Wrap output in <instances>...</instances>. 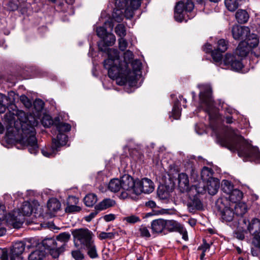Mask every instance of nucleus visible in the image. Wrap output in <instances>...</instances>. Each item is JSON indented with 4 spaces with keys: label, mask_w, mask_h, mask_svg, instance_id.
I'll list each match as a JSON object with an SVG mask.
<instances>
[{
    "label": "nucleus",
    "mask_w": 260,
    "mask_h": 260,
    "mask_svg": "<svg viewBox=\"0 0 260 260\" xmlns=\"http://www.w3.org/2000/svg\"><path fill=\"white\" fill-rule=\"evenodd\" d=\"M6 127L8 133H14V129L19 132L18 123L22 131V142L28 148V151L36 154L39 151V146L36 137L35 127L38 121L31 114H28L20 110L14 113H7L4 117Z\"/></svg>",
    "instance_id": "1"
},
{
    "label": "nucleus",
    "mask_w": 260,
    "mask_h": 260,
    "mask_svg": "<svg viewBox=\"0 0 260 260\" xmlns=\"http://www.w3.org/2000/svg\"><path fill=\"white\" fill-rule=\"evenodd\" d=\"M108 58L104 60L103 65L108 70L109 77L112 79H116L117 83L120 85H124L128 82L133 85L137 82V76L140 75L141 69V62L140 60L136 59L131 63L133 70L126 67V71L124 68L119 69L117 65L119 62V52L116 49L110 48L107 50Z\"/></svg>",
    "instance_id": "2"
},
{
    "label": "nucleus",
    "mask_w": 260,
    "mask_h": 260,
    "mask_svg": "<svg viewBox=\"0 0 260 260\" xmlns=\"http://www.w3.org/2000/svg\"><path fill=\"white\" fill-rule=\"evenodd\" d=\"M217 141L222 146L232 151L238 152L240 157L250 160H256L260 162V152L258 148L253 147L243 137L239 135L237 131L232 130L224 137L218 136Z\"/></svg>",
    "instance_id": "3"
},
{
    "label": "nucleus",
    "mask_w": 260,
    "mask_h": 260,
    "mask_svg": "<svg viewBox=\"0 0 260 260\" xmlns=\"http://www.w3.org/2000/svg\"><path fill=\"white\" fill-rule=\"evenodd\" d=\"M143 0H115V8L112 14L113 19L120 22L123 15L127 19L133 17L134 11L141 6Z\"/></svg>",
    "instance_id": "4"
},
{
    "label": "nucleus",
    "mask_w": 260,
    "mask_h": 260,
    "mask_svg": "<svg viewBox=\"0 0 260 260\" xmlns=\"http://www.w3.org/2000/svg\"><path fill=\"white\" fill-rule=\"evenodd\" d=\"M200 89V99L201 103L206 106L205 110L209 115L210 120L218 119V112L215 109L212 98L211 87L209 85H199Z\"/></svg>",
    "instance_id": "5"
},
{
    "label": "nucleus",
    "mask_w": 260,
    "mask_h": 260,
    "mask_svg": "<svg viewBox=\"0 0 260 260\" xmlns=\"http://www.w3.org/2000/svg\"><path fill=\"white\" fill-rule=\"evenodd\" d=\"M194 8V4L191 0H185L179 1L175 6L174 11V18L177 21L182 22L183 20L186 22L195 16V13L192 11Z\"/></svg>",
    "instance_id": "6"
},
{
    "label": "nucleus",
    "mask_w": 260,
    "mask_h": 260,
    "mask_svg": "<svg viewBox=\"0 0 260 260\" xmlns=\"http://www.w3.org/2000/svg\"><path fill=\"white\" fill-rule=\"evenodd\" d=\"M18 214V212L14 211L7 215L5 205L0 204V226L7 224L14 228H20L23 223V219Z\"/></svg>",
    "instance_id": "7"
},
{
    "label": "nucleus",
    "mask_w": 260,
    "mask_h": 260,
    "mask_svg": "<svg viewBox=\"0 0 260 260\" xmlns=\"http://www.w3.org/2000/svg\"><path fill=\"white\" fill-rule=\"evenodd\" d=\"M234 205L228 201L227 198L222 197L218 199L216 202V208L222 220L231 221L235 214L233 211Z\"/></svg>",
    "instance_id": "8"
},
{
    "label": "nucleus",
    "mask_w": 260,
    "mask_h": 260,
    "mask_svg": "<svg viewBox=\"0 0 260 260\" xmlns=\"http://www.w3.org/2000/svg\"><path fill=\"white\" fill-rule=\"evenodd\" d=\"M72 234L75 244L80 245L81 247L85 248L93 242L92 233L87 229L75 230Z\"/></svg>",
    "instance_id": "9"
},
{
    "label": "nucleus",
    "mask_w": 260,
    "mask_h": 260,
    "mask_svg": "<svg viewBox=\"0 0 260 260\" xmlns=\"http://www.w3.org/2000/svg\"><path fill=\"white\" fill-rule=\"evenodd\" d=\"M18 215L22 216L23 221L24 220L23 216H29L32 214L35 216H40L42 214V208L36 200H33L30 202H24L21 206L18 211Z\"/></svg>",
    "instance_id": "10"
},
{
    "label": "nucleus",
    "mask_w": 260,
    "mask_h": 260,
    "mask_svg": "<svg viewBox=\"0 0 260 260\" xmlns=\"http://www.w3.org/2000/svg\"><path fill=\"white\" fill-rule=\"evenodd\" d=\"M121 189L123 190L120 194L122 199L127 198L131 193L135 194L136 180L131 176L125 174L120 178Z\"/></svg>",
    "instance_id": "11"
},
{
    "label": "nucleus",
    "mask_w": 260,
    "mask_h": 260,
    "mask_svg": "<svg viewBox=\"0 0 260 260\" xmlns=\"http://www.w3.org/2000/svg\"><path fill=\"white\" fill-rule=\"evenodd\" d=\"M154 189L153 182L150 179L144 178L141 180H137L135 194L139 195L142 193H150L154 190Z\"/></svg>",
    "instance_id": "12"
},
{
    "label": "nucleus",
    "mask_w": 260,
    "mask_h": 260,
    "mask_svg": "<svg viewBox=\"0 0 260 260\" xmlns=\"http://www.w3.org/2000/svg\"><path fill=\"white\" fill-rule=\"evenodd\" d=\"M223 66L226 69L239 71L242 68L243 64L235 55L226 53L223 59Z\"/></svg>",
    "instance_id": "13"
},
{
    "label": "nucleus",
    "mask_w": 260,
    "mask_h": 260,
    "mask_svg": "<svg viewBox=\"0 0 260 260\" xmlns=\"http://www.w3.org/2000/svg\"><path fill=\"white\" fill-rule=\"evenodd\" d=\"M250 31L248 26L235 25L232 28V35L235 40L245 41Z\"/></svg>",
    "instance_id": "14"
},
{
    "label": "nucleus",
    "mask_w": 260,
    "mask_h": 260,
    "mask_svg": "<svg viewBox=\"0 0 260 260\" xmlns=\"http://www.w3.org/2000/svg\"><path fill=\"white\" fill-rule=\"evenodd\" d=\"M219 186L220 182L217 178H211L207 182V189L208 193L211 195L215 194L217 192Z\"/></svg>",
    "instance_id": "15"
},
{
    "label": "nucleus",
    "mask_w": 260,
    "mask_h": 260,
    "mask_svg": "<svg viewBox=\"0 0 260 260\" xmlns=\"http://www.w3.org/2000/svg\"><path fill=\"white\" fill-rule=\"evenodd\" d=\"M151 228L153 233H161L165 230V220L160 218L153 220L151 223Z\"/></svg>",
    "instance_id": "16"
},
{
    "label": "nucleus",
    "mask_w": 260,
    "mask_h": 260,
    "mask_svg": "<svg viewBox=\"0 0 260 260\" xmlns=\"http://www.w3.org/2000/svg\"><path fill=\"white\" fill-rule=\"evenodd\" d=\"M68 141L67 136L63 133H58L56 139L52 140V148L57 150L60 147L65 145Z\"/></svg>",
    "instance_id": "17"
},
{
    "label": "nucleus",
    "mask_w": 260,
    "mask_h": 260,
    "mask_svg": "<svg viewBox=\"0 0 260 260\" xmlns=\"http://www.w3.org/2000/svg\"><path fill=\"white\" fill-rule=\"evenodd\" d=\"M123 56L124 61H120L119 60V62L117 63L116 66H117L119 69H121V68H124V71H126V67L128 66V63H130L133 59L134 54L131 51L127 50L124 53Z\"/></svg>",
    "instance_id": "18"
},
{
    "label": "nucleus",
    "mask_w": 260,
    "mask_h": 260,
    "mask_svg": "<svg viewBox=\"0 0 260 260\" xmlns=\"http://www.w3.org/2000/svg\"><path fill=\"white\" fill-rule=\"evenodd\" d=\"M228 201L232 205L240 202L243 197V193L238 189H234L229 194Z\"/></svg>",
    "instance_id": "19"
},
{
    "label": "nucleus",
    "mask_w": 260,
    "mask_h": 260,
    "mask_svg": "<svg viewBox=\"0 0 260 260\" xmlns=\"http://www.w3.org/2000/svg\"><path fill=\"white\" fill-rule=\"evenodd\" d=\"M71 238V235L69 233L63 232L59 234L56 236V242L57 245L65 249L67 243Z\"/></svg>",
    "instance_id": "20"
},
{
    "label": "nucleus",
    "mask_w": 260,
    "mask_h": 260,
    "mask_svg": "<svg viewBox=\"0 0 260 260\" xmlns=\"http://www.w3.org/2000/svg\"><path fill=\"white\" fill-rule=\"evenodd\" d=\"M244 2V0H224V4L227 9L231 12H234Z\"/></svg>",
    "instance_id": "21"
},
{
    "label": "nucleus",
    "mask_w": 260,
    "mask_h": 260,
    "mask_svg": "<svg viewBox=\"0 0 260 260\" xmlns=\"http://www.w3.org/2000/svg\"><path fill=\"white\" fill-rule=\"evenodd\" d=\"M250 48L249 46L245 44V42L241 41L236 49V54L241 57H245L249 52Z\"/></svg>",
    "instance_id": "22"
},
{
    "label": "nucleus",
    "mask_w": 260,
    "mask_h": 260,
    "mask_svg": "<svg viewBox=\"0 0 260 260\" xmlns=\"http://www.w3.org/2000/svg\"><path fill=\"white\" fill-rule=\"evenodd\" d=\"M182 226L174 220H165V230L169 232H178Z\"/></svg>",
    "instance_id": "23"
},
{
    "label": "nucleus",
    "mask_w": 260,
    "mask_h": 260,
    "mask_svg": "<svg viewBox=\"0 0 260 260\" xmlns=\"http://www.w3.org/2000/svg\"><path fill=\"white\" fill-rule=\"evenodd\" d=\"M235 17L239 23L244 24L248 21L249 15L246 10L239 9L236 12Z\"/></svg>",
    "instance_id": "24"
},
{
    "label": "nucleus",
    "mask_w": 260,
    "mask_h": 260,
    "mask_svg": "<svg viewBox=\"0 0 260 260\" xmlns=\"http://www.w3.org/2000/svg\"><path fill=\"white\" fill-rule=\"evenodd\" d=\"M245 44L249 46L250 48L256 47L259 43V39L257 35L255 34H250L248 35L245 41Z\"/></svg>",
    "instance_id": "25"
},
{
    "label": "nucleus",
    "mask_w": 260,
    "mask_h": 260,
    "mask_svg": "<svg viewBox=\"0 0 260 260\" xmlns=\"http://www.w3.org/2000/svg\"><path fill=\"white\" fill-rule=\"evenodd\" d=\"M60 202L55 198H52L48 201L47 208L51 214L59 210L60 208Z\"/></svg>",
    "instance_id": "26"
},
{
    "label": "nucleus",
    "mask_w": 260,
    "mask_h": 260,
    "mask_svg": "<svg viewBox=\"0 0 260 260\" xmlns=\"http://www.w3.org/2000/svg\"><path fill=\"white\" fill-rule=\"evenodd\" d=\"M115 204V202L113 200L111 199H106L98 204L95 206V209L99 210V211H102L113 207Z\"/></svg>",
    "instance_id": "27"
},
{
    "label": "nucleus",
    "mask_w": 260,
    "mask_h": 260,
    "mask_svg": "<svg viewBox=\"0 0 260 260\" xmlns=\"http://www.w3.org/2000/svg\"><path fill=\"white\" fill-rule=\"evenodd\" d=\"M178 185L183 190L188 189L189 180L187 175L185 173H181L178 175Z\"/></svg>",
    "instance_id": "28"
},
{
    "label": "nucleus",
    "mask_w": 260,
    "mask_h": 260,
    "mask_svg": "<svg viewBox=\"0 0 260 260\" xmlns=\"http://www.w3.org/2000/svg\"><path fill=\"white\" fill-rule=\"evenodd\" d=\"M25 244L21 241L16 242L11 249L10 254L21 255L25 249Z\"/></svg>",
    "instance_id": "29"
},
{
    "label": "nucleus",
    "mask_w": 260,
    "mask_h": 260,
    "mask_svg": "<svg viewBox=\"0 0 260 260\" xmlns=\"http://www.w3.org/2000/svg\"><path fill=\"white\" fill-rule=\"evenodd\" d=\"M233 208H235V214L237 216H243L247 211V206L245 203L239 202L234 204Z\"/></svg>",
    "instance_id": "30"
},
{
    "label": "nucleus",
    "mask_w": 260,
    "mask_h": 260,
    "mask_svg": "<svg viewBox=\"0 0 260 260\" xmlns=\"http://www.w3.org/2000/svg\"><path fill=\"white\" fill-rule=\"evenodd\" d=\"M109 189L114 192L119 191L121 189L120 179L114 178L111 179L108 184Z\"/></svg>",
    "instance_id": "31"
},
{
    "label": "nucleus",
    "mask_w": 260,
    "mask_h": 260,
    "mask_svg": "<svg viewBox=\"0 0 260 260\" xmlns=\"http://www.w3.org/2000/svg\"><path fill=\"white\" fill-rule=\"evenodd\" d=\"M46 255V252L44 249H37L29 255V260H42Z\"/></svg>",
    "instance_id": "32"
},
{
    "label": "nucleus",
    "mask_w": 260,
    "mask_h": 260,
    "mask_svg": "<svg viewBox=\"0 0 260 260\" xmlns=\"http://www.w3.org/2000/svg\"><path fill=\"white\" fill-rule=\"evenodd\" d=\"M213 171L212 169L204 167L201 171V178L204 181H208L212 177Z\"/></svg>",
    "instance_id": "33"
},
{
    "label": "nucleus",
    "mask_w": 260,
    "mask_h": 260,
    "mask_svg": "<svg viewBox=\"0 0 260 260\" xmlns=\"http://www.w3.org/2000/svg\"><path fill=\"white\" fill-rule=\"evenodd\" d=\"M42 246L44 249L49 250L55 246H58L55 239L53 238H46L43 240L42 243Z\"/></svg>",
    "instance_id": "34"
},
{
    "label": "nucleus",
    "mask_w": 260,
    "mask_h": 260,
    "mask_svg": "<svg viewBox=\"0 0 260 260\" xmlns=\"http://www.w3.org/2000/svg\"><path fill=\"white\" fill-rule=\"evenodd\" d=\"M96 196L93 193L86 195L84 198V203L88 207H92L97 202Z\"/></svg>",
    "instance_id": "35"
},
{
    "label": "nucleus",
    "mask_w": 260,
    "mask_h": 260,
    "mask_svg": "<svg viewBox=\"0 0 260 260\" xmlns=\"http://www.w3.org/2000/svg\"><path fill=\"white\" fill-rule=\"evenodd\" d=\"M221 189L224 192L228 194L234 189L231 182L227 180H223L222 181Z\"/></svg>",
    "instance_id": "36"
},
{
    "label": "nucleus",
    "mask_w": 260,
    "mask_h": 260,
    "mask_svg": "<svg viewBox=\"0 0 260 260\" xmlns=\"http://www.w3.org/2000/svg\"><path fill=\"white\" fill-rule=\"evenodd\" d=\"M187 206L189 210H194V209H200L202 206V204L200 200L197 198H194L187 203Z\"/></svg>",
    "instance_id": "37"
},
{
    "label": "nucleus",
    "mask_w": 260,
    "mask_h": 260,
    "mask_svg": "<svg viewBox=\"0 0 260 260\" xmlns=\"http://www.w3.org/2000/svg\"><path fill=\"white\" fill-rule=\"evenodd\" d=\"M181 116V109L180 103L178 101L175 102L172 109L171 116L175 119H178Z\"/></svg>",
    "instance_id": "38"
},
{
    "label": "nucleus",
    "mask_w": 260,
    "mask_h": 260,
    "mask_svg": "<svg viewBox=\"0 0 260 260\" xmlns=\"http://www.w3.org/2000/svg\"><path fill=\"white\" fill-rule=\"evenodd\" d=\"M257 228H258V229H256L254 232L256 234H258L260 233V220L257 218H254L249 224L248 230L250 231Z\"/></svg>",
    "instance_id": "39"
},
{
    "label": "nucleus",
    "mask_w": 260,
    "mask_h": 260,
    "mask_svg": "<svg viewBox=\"0 0 260 260\" xmlns=\"http://www.w3.org/2000/svg\"><path fill=\"white\" fill-rule=\"evenodd\" d=\"M221 52L217 50H215L212 52V57L214 61L220 65L223 66V60H222V54Z\"/></svg>",
    "instance_id": "40"
},
{
    "label": "nucleus",
    "mask_w": 260,
    "mask_h": 260,
    "mask_svg": "<svg viewBox=\"0 0 260 260\" xmlns=\"http://www.w3.org/2000/svg\"><path fill=\"white\" fill-rule=\"evenodd\" d=\"M50 254L53 258H57L64 251V249L59 246H56L49 249Z\"/></svg>",
    "instance_id": "41"
},
{
    "label": "nucleus",
    "mask_w": 260,
    "mask_h": 260,
    "mask_svg": "<svg viewBox=\"0 0 260 260\" xmlns=\"http://www.w3.org/2000/svg\"><path fill=\"white\" fill-rule=\"evenodd\" d=\"M103 40L106 46H112L115 43L116 37L113 34L108 33Z\"/></svg>",
    "instance_id": "42"
},
{
    "label": "nucleus",
    "mask_w": 260,
    "mask_h": 260,
    "mask_svg": "<svg viewBox=\"0 0 260 260\" xmlns=\"http://www.w3.org/2000/svg\"><path fill=\"white\" fill-rule=\"evenodd\" d=\"M84 248L87 250L88 254L91 258H94L98 256L95 246L93 242L90 244V245L87 246Z\"/></svg>",
    "instance_id": "43"
},
{
    "label": "nucleus",
    "mask_w": 260,
    "mask_h": 260,
    "mask_svg": "<svg viewBox=\"0 0 260 260\" xmlns=\"http://www.w3.org/2000/svg\"><path fill=\"white\" fill-rule=\"evenodd\" d=\"M115 31L120 38H124L126 34L125 27L122 24H119L116 26Z\"/></svg>",
    "instance_id": "44"
},
{
    "label": "nucleus",
    "mask_w": 260,
    "mask_h": 260,
    "mask_svg": "<svg viewBox=\"0 0 260 260\" xmlns=\"http://www.w3.org/2000/svg\"><path fill=\"white\" fill-rule=\"evenodd\" d=\"M71 127L69 124L64 122H60L56 126L57 129L60 133L69 132L71 130Z\"/></svg>",
    "instance_id": "45"
},
{
    "label": "nucleus",
    "mask_w": 260,
    "mask_h": 260,
    "mask_svg": "<svg viewBox=\"0 0 260 260\" xmlns=\"http://www.w3.org/2000/svg\"><path fill=\"white\" fill-rule=\"evenodd\" d=\"M227 49V42L224 39H220L217 42V49L216 50L221 52H224Z\"/></svg>",
    "instance_id": "46"
},
{
    "label": "nucleus",
    "mask_w": 260,
    "mask_h": 260,
    "mask_svg": "<svg viewBox=\"0 0 260 260\" xmlns=\"http://www.w3.org/2000/svg\"><path fill=\"white\" fill-rule=\"evenodd\" d=\"M139 233L142 237L149 238L151 236L148 228L143 225L140 226L139 229Z\"/></svg>",
    "instance_id": "47"
},
{
    "label": "nucleus",
    "mask_w": 260,
    "mask_h": 260,
    "mask_svg": "<svg viewBox=\"0 0 260 260\" xmlns=\"http://www.w3.org/2000/svg\"><path fill=\"white\" fill-rule=\"evenodd\" d=\"M123 220L125 221L126 222L131 224H134L135 223L138 222L140 221V219L139 217L132 215L128 216L125 217L123 218Z\"/></svg>",
    "instance_id": "48"
},
{
    "label": "nucleus",
    "mask_w": 260,
    "mask_h": 260,
    "mask_svg": "<svg viewBox=\"0 0 260 260\" xmlns=\"http://www.w3.org/2000/svg\"><path fill=\"white\" fill-rule=\"evenodd\" d=\"M81 209V207L78 206L69 204L66 207L65 211L67 213H76L79 212Z\"/></svg>",
    "instance_id": "49"
},
{
    "label": "nucleus",
    "mask_w": 260,
    "mask_h": 260,
    "mask_svg": "<svg viewBox=\"0 0 260 260\" xmlns=\"http://www.w3.org/2000/svg\"><path fill=\"white\" fill-rule=\"evenodd\" d=\"M97 35L101 38L104 39L108 34L106 28L104 26L98 27L96 29Z\"/></svg>",
    "instance_id": "50"
},
{
    "label": "nucleus",
    "mask_w": 260,
    "mask_h": 260,
    "mask_svg": "<svg viewBox=\"0 0 260 260\" xmlns=\"http://www.w3.org/2000/svg\"><path fill=\"white\" fill-rule=\"evenodd\" d=\"M42 123L45 127H49L53 124V120L50 116L45 115L42 119Z\"/></svg>",
    "instance_id": "51"
},
{
    "label": "nucleus",
    "mask_w": 260,
    "mask_h": 260,
    "mask_svg": "<svg viewBox=\"0 0 260 260\" xmlns=\"http://www.w3.org/2000/svg\"><path fill=\"white\" fill-rule=\"evenodd\" d=\"M44 106V103L41 99H37L34 103V108L37 111H41L43 109Z\"/></svg>",
    "instance_id": "52"
},
{
    "label": "nucleus",
    "mask_w": 260,
    "mask_h": 260,
    "mask_svg": "<svg viewBox=\"0 0 260 260\" xmlns=\"http://www.w3.org/2000/svg\"><path fill=\"white\" fill-rule=\"evenodd\" d=\"M72 256L75 260H82L84 257L83 254L78 250L72 251Z\"/></svg>",
    "instance_id": "53"
},
{
    "label": "nucleus",
    "mask_w": 260,
    "mask_h": 260,
    "mask_svg": "<svg viewBox=\"0 0 260 260\" xmlns=\"http://www.w3.org/2000/svg\"><path fill=\"white\" fill-rule=\"evenodd\" d=\"M99 238L101 240L106 239H113L114 237V234L111 232L106 233L102 232L99 235Z\"/></svg>",
    "instance_id": "54"
},
{
    "label": "nucleus",
    "mask_w": 260,
    "mask_h": 260,
    "mask_svg": "<svg viewBox=\"0 0 260 260\" xmlns=\"http://www.w3.org/2000/svg\"><path fill=\"white\" fill-rule=\"evenodd\" d=\"M118 45L120 50L124 51L127 47L128 43L124 38H121L118 39Z\"/></svg>",
    "instance_id": "55"
},
{
    "label": "nucleus",
    "mask_w": 260,
    "mask_h": 260,
    "mask_svg": "<svg viewBox=\"0 0 260 260\" xmlns=\"http://www.w3.org/2000/svg\"><path fill=\"white\" fill-rule=\"evenodd\" d=\"M20 100L27 108H29L31 106V103L30 101L25 95H21L20 97Z\"/></svg>",
    "instance_id": "56"
},
{
    "label": "nucleus",
    "mask_w": 260,
    "mask_h": 260,
    "mask_svg": "<svg viewBox=\"0 0 260 260\" xmlns=\"http://www.w3.org/2000/svg\"><path fill=\"white\" fill-rule=\"evenodd\" d=\"M55 150L57 151V150H55V149H53L52 148V150H49V151H48L47 150L43 149V150H42V153L44 156L48 157H50L54 156Z\"/></svg>",
    "instance_id": "57"
},
{
    "label": "nucleus",
    "mask_w": 260,
    "mask_h": 260,
    "mask_svg": "<svg viewBox=\"0 0 260 260\" xmlns=\"http://www.w3.org/2000/svg\"><path fill=\"white\" fill-rule=\"evenodd\" d=\"M0 259L1 260H9L8 253L7 250L0 249Z\"/></svg>",
    "instance_id": "58"
},
{
    "label": "nucleus",
    "mask_w": 260,
    "mask_h": 260,
    "mask_svg": "<svg viewBox=\"0 0 260 260\" xmlns=\"http://www.w3.org/2000/svg\"><path fill=\"white\" fill-rule=\"evenodd\" d=\"M99 211V210L95 209V211L90 213L89 214V215H88L85 217V220L88 222L90 221L98 214Z\"/></svg>",
    "instance_id": "59"
},
{
    "label": "nucleus",
    "mask_w": 260,
    "mask_h": 260,
    "mask_svg": "<svg viewBox=\"0 0 260 260\" xmlns=\"http://www.w3.org/2000/svg\"><path fill=\"white\" fill-rule=\"evenodd\" d=\"M178 232H179L182 236V238L186 241L188 240V236L186 230L183 227L182 225L180 228L179 230H178Z\"/></svg>",
    "instance_id": "60"
},
{
    "label": "nucleus",
    "mask_w": 260,
    "mask_h": 260,
    "mask_svg": "<svg viewBox=\"0 0 260 260\" xmlns=\"http://www.w3.org/2000/svg\"><path fill=\"white\" fill-rule=\"evenodd\" d=\"M10 260H23L21 255L10 254Z\"/></svg>",
    "instance_id": "61"
},
{
    "label": "nucleus",
    "mask_w": 260,
    "mask_h": 260,
    "mask_svg": "<svg viewBox=\"0 0 260 260\" xmlns=\"http://www.w3.org/2000/svg\"><path fill=\"white\" fill-rule=\"evenodd\" d=\"M221 108L222 109L226 112L229 114H232L233 112V110L230 107H229L227 105L222 104L221 106Z\"/></svg>",
    "instance_id": "62"
},
{
    "label": "nucleus",
    "mask_w": 260,
    "mask_h": 260,
    "mask_svg": "<svg viewBox=\"0 0 260 260\" xmlns=\"http://www.w3.org/2000/svg\"><path fill=\"white\" fill-rule=\"evenodd\" d=\"M115 215L112 214H110L108 215H106L104 216V219L105 221L109 222L112 221L115 219Z\"/></svg>",
    "instance_id": "63"
},
{
    "label": "nucleus",
    "mask_w": 260,
    "mask_h": 260,
    "mask_svg": "<svg viewBox=\"0 0 260 260\" xmlns=\"http://www.w3.org/2000/svg\"><path fill=\"white\" fill-rule=\"evenodd\" d=\"M104 24L106 27H109L112 30L114 27V24L112 19L108 20L105 22Z\"/></svg>",
    "instance_id": "64"
}]
</instances>
